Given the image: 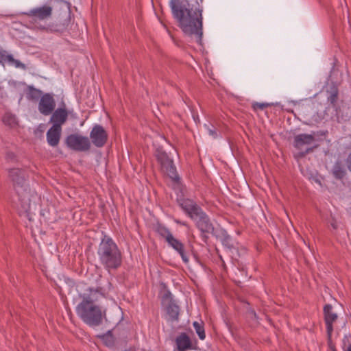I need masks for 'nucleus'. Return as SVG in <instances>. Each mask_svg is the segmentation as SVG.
Returning <instances> with one entry per match:
<instances>
[{"mask_svg": "<svg viewBox=\"0 0 351 351\" xmlns=\"http://www.w3.org/2000/svg\"><path fill=\"white\" fill-rule=\"evenodd\" d=\"M172 14L185 35L202 44L203 35L202 10L193 9L187 0H171Z\"/></svg>", "mask_w": 351, "mask_h": 351, "instance_id": "obj_1", "label": "nucleus"}, {"mask_svg": "<svg viewBox=\"0 0 351 351\" xmlns=\"http://www.w3.org/2000/svg\"><path fill=\"white\" fill-rule=\"evenodd\" d=\"M8 173L18 195L19 212L25 215L29 220H32V201L36 198V195L29 187L27 172L23 169L12 168L9 169Z\"/></svg>", "mask_w": 351, "mask_h": 351, "instance_id": "obj_2", "label": "nucleus"}, {"mask_svg": "<svg viewBox=\"0 0 351 351\" xmlns=\"http://www.w3.org/2000/svg\"><path fill=\"white\" fill-rule=\"evenodd\" d=\"M97 254L99 263L109 272L117 270L122 265V253L117 243L108 236L101 239Z\"/></svg>", "mask_w": 351, "mask_h": 351, "instance_id": "obj_3", "label": "nucleus"}, {"mask_svg": "<svg viewBox=\"0 0 351 351\" xmlns=\"http://www.w3.org/2000/svg\"><path fill=\"white\" fill-rule=\"evenodd\" d=\"M80 302L76 306V313L80 319L90 326L101 325L103 319H106V310L95 304L88 302Z\"/></svg>", "mask_w": 351, "mask_h": 351, "instance_id": "obj_4", "label": "nucleus"}, {"mask_svg": "<svg viewBox=\"0 0 351 351\" xmlns=\"http://www.w3.org/2000/svg\"><path fill=\"white\" fill-rule=\"evenodd\" d=\"M156 157L160 165L161 170L172 180L178 182L180 178L173 160L168 156L165 152L160 149L156 150Z\"/></svg>", "mask_w": 351, "mask_h": 351, "instance_id": "obj_5", "label": "nucleus"}, {"mask_svg": "<svg viewBox=\"0 0 351 351\" xmlns=\"http://www.w3.org/2000/svg\"><path fill=\"white\" fill-rule=\"evenodd\" d=\"M66 146L75 152H88L91 147V143L87 136L77 134L69 135L65 140Z\"/></svg>", "mask_w": 351, "mask_h": 351, "instance_id": "obj_6", "label": "nucleus"}, {"mask_svg": "<svg viewBox=\"0 0 351 351\" xmlns=\"http://www.w3.org/2000/svg\"><path fill=\"white\" fill-rule=\"evenodd\" d=\"M197 228L201 231L202 235V240L206 243L208 237L206 234H213L214 227L208 216L202 210H200L195 215V219Z\"/></svg>", "mask_w": 351, "mask_h": 351, "instance_id": "obj_7", "label": "nucleus"}, {"mask_svg": "<svg viewBox=\"0 0 351 351\" xmlns=\"http://www.w3.org/2000/svg\"><path fill=\"white\" fill-rule=\"evenodd\" d=\"M324 315L326 326L328 344L330 346L332 345V333L333 331L332 324L337 321L338 316L336 313L332 311V306L329 304H326L324 307Z\"/></svg>", "mask_w": 351, "mask_h": 351, "instance_id": "obj_8", "label": "nucleus"}, {"mask_svg": "<svg viewBox=\"0 0 351 351\" xmlns=\"http://www.w3.org/2000/svg\"><path fill=\"white\" fill-rule=\"evenodd\" d=\"M56 103L51 93H44L38 103V110L40 114L45 116L50 115L55 110Z\"/></svg>", "mask_w": 351, "mask_h": 351, "instance_id": "obj_9", "label": "nucleus"}, {"mask_svg": "<svg viewBox=\"0 0 351 351\" xmlns=\"http://www.w3.org/2000/svg\"><path fill=\"white\" fill-rule=\"evenodd\" d=\"M90 138L95 147H102L107 143L108 135L103 126L96 124L90 132Z\"/></svg>", "mask_w": 351, "mask_h": 351, "instance_id": "obj_10", "label": "nucleus"}, {"mask_svg": "<svg viewBox=\"0 0 351 351\" xmlns=\"http://www.w3.org/2000/svg\"><path fill=\"white\" fill-rule=\"evenodd\" d=\"M339 99V90L338 88L332 84L328 90H327V101L330 104V106L335 108L336 115L338 119V121H347L350 120V116L346 115V117H343V114H341V110L337 109V103Z\"/></svg>", "mask_w": 351, "mask_h": 351, "instance_id": "obj_11", "label": "nucleus"}, {"mask_svg": "<svg viewBox=\"0 0 351 351\" xmlns=\"http://www.w3.org/2000/svg\"><path fill=\"white\" fill-rule=\"evenodd\" d=\"M108 294L106 289L98 286L97 287H89L85 293L80 295L82 301L80 302H86L95 304L99 300V296L106 298Z\"/></svg>", "mask_w": 351, "mask_h": 351, "instance_id": "obj_12", "label": "nucleus"}, {"mask_svg": "<svg viewBox=\"0 0 351 351\" xmlns=\"http://www.w3.org/2000/svg\"><path fill=\"white\" fill-rule=\"evenodd\" d=\"M49 122L53 123L52 127L62 129V125L68 119V112L65 108H58L51 114Z\"/></svg>", "mask_w": 351, "mask_h": 351, "instance_id": "obj_13", "label": "nucleus"}, {"mask_svg": "<svg viewBox=\"0 0 351 351\" xmlns=\"http://www.w3.org/2000/svg\"><path fill=\"white\" fill-rule=\"evenodd\" d=\"M316 132L312 134H300L295 135L293 138V146L297 149H302L304 145H310L315 141Z\"/></svg>", "mask_w": 351, "mask_h": 351, "instance_id": "obj_14", "label": "nucleus"}, {"mask_svg": "<svg viewBox=\"0 0 351 351\" xmlns=\"http://www.w3.org/2000/svg\"><path fill=\"white\" fill-rule=\"evenodd\" d=\"M178 203L191 219H195V215L202 209L194 201L189 199H180Z\"/></svg>", "mask_w": 351, "mask_h": 351, "instance_id": "obj_15", "label": "nucleus"}, {"mask_svg": "<svg viewBox=\"0 0 351 351\" xmlns=\"http://www.w3.org/2000/svg\"><path fill=\"white\" fill-rule=\"evenodd\" d=\"M24 14L29 16H34L39 20H44L51 16L52 8L49 5H43L32 9Z\"/></svg>", "mask_w": 351, "mask_h": 351, "instance_id": "obj_16", "label": "nucleus"}, {"mask_svg": "<svg viewBox=\"0 0 351 351\" xmlns=\"http://www.w3.org/2000/svg\"><path fill=\"white\" fill-rule=\"evenodd\" d=\"M62 129L51 127L47 132V141L51 147H56L60 142Z\"/></svg>", "mask_w": 351, "mask_h": 351, "instance_id": "obj_17", "label": "nucleus"}, {"mask_svg": "<svg viewBox=\"0 0 351 351\" xmlns=\"http://www.w3.org/2000/svg\"><path fill=\"white\" fill-rule=\"evenodd\" d=\"M176 343L178 351H186L193 349L191 341L185 332H182L176 337Z\"/></svg>", "mask_w": 351, "mask_h": 351, "instance_id": "obj_18", "label": "nucleus"}, {"mask_svg": "<svg viewBox=\"0 0 351 351\" xmlns=\"http://www.w3.org/2000/svg\"><path fill=\"white\" fill-rule=\"evenodd\" d=\"M332 174L337 180H341L345 177L346 170L342 161L337 160L335 162L332 169Z\"/></svg>", "mask_w": 351, "mask_h": 351, "instance_id": "obj_19", "label": "nucleus"}, {"mask_svg": "<svg viewBox=\"0 0 351 351\" xmlns=\"http://www.w3.org/2000/svg\"><path fill=\"white\" fill-rule=\"evenodd\" d=\"M25 94L27 99L30 101H37L43 95L42 90L34 88L33 86H27Z\"/></svg>", "mask_w": 351, "mask_h": 351, "instance_id": "obj_20", "label": "nucleus"}, {"mask_svg": "<svg viewBox=\"0 0 351 351\" xmlns=\"http://www.w3.org/2000/svg\"><path fill=\"white\" fill-rule=\"evenodd\" d=\"M167 313L172 321L178 320L180 308L174 301L168 303V305L167 306Z\"/></svg>", "mask_w": 351, "mask_h": 351, "instance_id": "obj_21", "label": "nucleus"}, {"mask_svg": "<svg viewBox=\"0 0 351 351\" xmlns=\"http://www.w3.org/2000/svg\"><path fill=\"white\" fill-rule=\"evenodd\" d=\"M156 232L163 239H165L166 242L169 240V238H171L173 234L170 230L165 226L158 223L156 227Z\"/></svg>", "mask_w": 351, "mask_h": 351, "instance_id": "obj_22", "label": "nucleus"}, {"mask_svg": "<svg viewBox=\"0 0 351 351\" xmlns=\"http://www.w3.org/2000/svg\"><path fill=\"white\" fill-rule=\"evenodd\" d=\"M3 122L10 127H13L16 125V118L15 115L10 112H6L4 114L2 118Z\"/></svg>", "mask_w": 351, "mask_h": 351, "instance_id": "obj_23", "label": "nucleus"}, {"mask_svg": "<svg viewBox=\"0 0 351 351\" xmlns=\"http://www.w3.org/2000/svg\"><path fill=\"white\" fill-rule=\"evenodd\" d=\"M221 241L222 244L227 248L232 249L234 247L232 239L231 237L228 235L226 231L222 232Z\"/></svg>", "mask_w": 351, "mask_h": 351, "instance_id": "obj_24", "label": "nucleus"}, {"mask_svg": "<svg viewBox=\"0 0 351 351\" xmlns=\"http://www.w3.org/2000/svg\"><path fill=\"white\" fill-rule=\"evenodd\" d=\"M100 337L108 347L112 346L114 343V337L111 330H108L106 334H104Z\"/></svg>", "mask_w": 351, "mask_h": 351, "instance_id": "obj_25", "label": "nucleus"}, {"mask_svg": "<svg viewBox=\"0 0 351 351\" xmlns=\"http://www.w3.org/2000/svg\"><path fill=\"white\" fill-rule=\"evenodd\" d=\"M193 327H194L199 338L202 340H204L206 337V335H205V331H204L203 324H200L197 322H194Z\"/></svg>", "mask_w": 351, "mask_h": 351, "instance_id": "obj_26", "label": "nucleus"}, {"mask_svg": "<svg viewBox=\"0 0 351 351\" xmlns=\"http://www.w3.org/2000/svg\"><path fill=\"white\" fill-rule=\"evenodd\" d=\"M162 286H163V288L165 290H164L162 295V302H168V303L171 302H173V298H172V294L170 292V291L166 289V286L165 284H162Z\"/></svg>", "mask_w": 351, "mask_h": 351, "instance_id": "obj_27", "label": "nucleus"}, {"mask_svg": "<svg viewBox=\"0 0 351 351\" xmlns=\"http://www.w3.org/2000/svg\"><path fill=\"white\" fill-rule=\"evenodd\" d=\"M8 58V61L10 64L15 66L16 68H21L22 69H26V66L25 64L20 62L19 60L14 59L12 55H8L7 57Z\"/></svg>", "mask_w": 351, "mask_h": 351, "instance_id": "obj_28", "label": "nucleus"}, {"mask_svg": "<svg viewBox=\"0 0 351 351\" xmlns=\"http://www.w3.org/2000/svg\"><path fill=\"white\" fill-rule=\"evenodd\" d=\"M167 243L176 251L179 248V247L182 246V245L183 244L180 241L176 239L174 237L169 238V240H167Z\"/></svg>", "mask_w": 351, "mask_h": 351, "instance_id": "obj_29", "label": "nucleus"}, {"mask_svg": "<svg viewBox=\"0 0 351 351\" xmlns=\"http://www.w3.org/2000/svg\"><path fill=\"white\" fill-rule=\"evenodd\" d=\"M176 252L180 255L182 261L185 263H187L189 262V258H188V256L184 250V244H182V246L179 247V248L176 250Z\"/></svg>", "mask_w": 351, "mask_h": 351, "instance_id": "obj_30", "label": "nucleus"}, {"mask_svg": "<svg viewBox=\"0 0 351 351\" xmlns=\"http://www.w3.org/2000/svg\"><path fill=\"white\" fill-rule=\"evenodd\" d=\"M273 105V104H269V103H258V102H256L254 104H253L252 105V108L256 110H263L265 109V108H267L269 106H271Z\"/></svg>", "mask_w": 351, "mask_h": 351, "instance_id": "obj_31", "label": "nucleus"}, {"mask_svg": "<svg viewBox=\"0 0 351 351\" xmlns=\"http://www.w3.org/2000/svg\"><path fill=\"white\" fill-rule=\"evenodd\" d=\"M317 147V146L315 145V146H313V147H308V148L306 149L305 151L300 152L298 154V156L300 157H301V158L304 157L306 154L313 152L314 149L316 148Z\"/></svg>", "mask_w": 351, "mask_h": 351, "instance_id": "obj_32", "label": "nucleus"}, {"mask_svg": "<svg viewBox=\"0 0 351 351\" xmlns=\"http://www.w3.org/2000/svg\"><path fill=\"white\" fill-rule=\"evenodd\" d=\"M8 55L5 54V51H0V63L8 61Z\"/></svg>", "mask_w": 351, "mask_h": 351, "instance_id": "obj_33", "label": "nucleus"}, {"mask_svg": "<svg viewBox=\"0 0 351 351\" xmlns=\"http://www.w3.org/2000/svg\"><path fill=\"white\" fill-rule=\"evenodd\" d=\"M5 158L8 161H14L16 159V155L13 152H8L5 156Z\"/></svg>", "mask_w": 351, "mask_h": 351, "instance_id": "obj_34", "label": "nucleus"}, {"mask_svg": "<svg viewBox=\"0 0 351 351\" xmlns=\"http://www.w3.org/2000/svg\"><path fill=\"white\" fill-rule=\"evenodd\" d=\"M208 134L213 138H217V131L214 128L213 129H208Z\"/></svg>", "mask_w": 351, "mask_h": 351, "instance_id": "obj_35", "label": "nucleus"}, {"mask_svg": "<svg viewBox=\"0 0 351 351\" xmlns=\"http://www.w3.org/2000/svg\"><path fill=\"white\" fill-rule=\"evenodd\" d=\"M347 166L349 171L351 172V152L350 153L347 158Z\"/></svg>", "mask_w": 351, "mask_h": 351, "instance_id": "obj_36", "label": "nucleus"}, {"mask_svg": "<svg viewBox=\"0 0 351 351\" xmlns=\"http://www.w3.org/2000/svg\"><path fill=\"white\" fill-rule=\"evenodd\" d=\"M175 221L178 224H180V225H182V226H186V222L181 221H180L178 219H176Z\"/></svg>", "mask_w": 351, "mask_h": 351, "instance_id": "obj_37", "label": "nucleus"}, {"mask_svg": "<svg viewBox=\"0 0 351 351\" xmlns=\"http://www.w3.org/2000/svg\"><path fill=\"white\" fill-rule=\"evenodd\" d=\"M331 226L334 228V229H337V223L336 221H333L331 223Z\"/></svg>", "mask_w": 351, "mask_h": 351, "instance_id": "obj_38", "label": "nucleus"}, {"mask_svg": "<svg viewBox=\"0 0 351 351\" xmlns=\"http://www.w3.org/2000/svg\"><path fill=\"white\" fill-rule=\"evenodd\" d=\"M251 314L252 315V316H253V317H254V319H256V318H257V315H256V313H255V311H252L251 312Z\"/></svg>", "mask_w": 351, "mask_h": 351, "instance_id": "obj_39", "label": "nucleus"}, {"mask_svg": "<svg viewBox=\"0 0 351 351\" xmlns=\"http://www.w3.org/2000/svg\"><path fill=\"white\" fill-rule=\"evenodd\" d=\"M329 348L332 350V351H336L335 350V346L333 345V343H332V345L330 346L328 345Z\"/></svg>", "mask_w": 351, "mask_h": 351, "instance_id": "obj_40", "label": "nucleus"}, {"mask_svg": "<svg viewBox=\"0 0 351 351\" xmlns=\"http://www.w3.org/2000/svg\"><path fill=\"white\" fill-rule=\"evenodd\" d=\"M347 351H351V344L348 346Z\"/></svg>", "mask_w": 351, "mask_h": 351, "instance_id": "obj_41", "label": "nucleus"}, {"mask_svg": "<svg viewBox=\"0 0 351 351\" xmlns=\"http://www.w3.org/2000/svg\"><path fill=\"white\" fill-rule=\"evenodd\" d=\"M107 283H108V286H109V287H110V286H111V283H110V282H108Z\"/></svg>", "mask_w": 351, "mask_h": 351, "instance_id": "obj_42", "label": "nucleus"}]
</instances>
